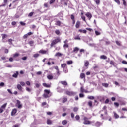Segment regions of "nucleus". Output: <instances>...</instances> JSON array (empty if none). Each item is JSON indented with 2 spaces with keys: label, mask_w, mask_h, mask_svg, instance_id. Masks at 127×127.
Masks as SVG:
<instances>
[{
  "label": "nucleus",
  "mask_w": 127,
  "mask_h": 127,
  "mask_svg": "<svg viewBox=\"0 0 127 127\" xmlns=\"http://www.w3.org/2000/svg\"><path fill=\"white\" fill-rule=\"evenodd\" d=\"M0 87H4V83L3 82L0 83Z\"/></svg>",
  "instance_id": "052dcab7"
},
{
  "label": "nucleus",
  "mask_w": 127,
  "mask_h": 127,
  "mask_svg": "<svg viewBox=\"0 0 127 127\" xmlns=\"http://www.w3.org/2000/svg\"><path fill=\"white\" fill-rule=\"evenodd\" d=\"M20 24H21V25H22V26H24V25H25V23L23 22H20Z\"/></svg>",
  "instance_id": "69168bd1"
},
{
  "label": "nucleus",
  "mask_w": 127,
  "mask_h": 127,
  "mask_svg": "<svg viewBox=\"0 0 127 127\" xmlns=\"http://www.w3.org/2000/svg\"><path fill=\"white\" fill-rule=\"evenodd\" d=\"M16 113H17V109H16V108L12 109L11 113V116H13L15 115V114H16Z\"/></svg>",
  "instance_id": "423d86ee"
},
{
  "label": "nucleus",
  "mask_w": 127,
  "mask_h": 127,
  "mask_svg": "<svg viewBox=\"0 0 127 127\" xmlns=\"http://www.w3.org/2000/svg\"><path fill=\"white\" fill-rule=\"evenodd\" d=\"M55 2V0H50L49 3L50 4H52L53 3H54Z\"/></svg>",
  "instance_id": "09e8293b"
},
{
  "label": "nucleus",
  "mask_w": 127,
  "mask_h": 127,
  "mask_svg": "<svg viewBox=\"0 0 127 127\" xmlns=\"http://www.w3.org/2000/svg\"><path fill=\"white\" fill-rule=\"evenodd\" d=\"M1 36L2 39H5V38H6V37H7V35H6V34H2Z\"/></svg>",
  "instance_id": "473e14b6"
},
{
  "label": "nucleus",
  "mask_w": 127,
  "mask_h": 127,
  "mask_svg": "<svg viewBox=\"0 0 127 127\" xmlns=\"http://www.w3.org/2000/svg\"><path fill=\"white\" fill-rule=\"evenodd\" d=\"M85 15L86 17H88V18L89 19V20H91V18H92V14H91V13L87 12L85 14Z\"/></svg>",
  "instance_id": "0eeeda50"
},
{
  "label": "nucleus",
  "mask_w": 127,
  "mask_h": 127,
  "mask_svg": "<svg viewBox=\"0 0 127 127\" xmlns=\"http://www.w3.org/2000/svg\"><path fill=\"white\" fill-rule=\"evenodd\" d=\"M55 25L60 26L61 25V22L60 21H57Z\"/></svg>",
  "instance_id": "a878e982"
},
{
  "label": "nucleus",
  "mask_w": 127,
  "mask_h": 127,
  "mask_svg": "<svg viewBox=\"0 0 127 127\" xmlns=\"http://www.w3.org/2000/svg\"><path fill=\"white\" fill-rule=\"evenodd\" d=\"M85 77V75L84 74V73H82L80 74V77L81 78V79H84Z\"/></svg>",
  "instance_id": "cd10ccee"
},
{
  "label": "nucleus",
  "mask_w": 127,
  "mask_h": 127,
  "mask_svg": "<svg viewBox=\"0 0 127 127\" xmlns=\"http://www.w3.org/2000/svg\"><path fill=\"white\" fill-rule=\"evenodd\" d=\"M67 101H68V99H67V98L66 97H64L63 99H62V103L63 104L66 103V102H67Z\"/></svg>",
  "instance_id": "a211bd4d"
},
{
  "label": "nucleus",
  "mask_w": 127,
  "mask_h": 127,
  "mask_svg": "<svg viewBox=\"0 0 127 127\" xmlns=\"http://www.w3.org/2000/svg\"><path fill=\"white\" fill-rule=\"evenodd\" d=\"M114 1H115V2H116V3H117V4H118V5H120V4H121V2H120L119 0H114Z\"/></svg>",
  "instance_id": "79ce46f5"
},
{
  "label": "nucleus",
  "mask_w": 127,
  "mask_h": 127,
  "mask_svg": "<svg viewBox=\"0 0 127 127\" xmlns=\"http://www.w3.org/2000/svg\"><path fill=\"white\" fill-rule=\"evenodd\" d=\"M74 39L75 40H81V38L80 37V35H77L75 37Z\"/></svg>",
  "instance_id": "f3484780"
},
{
  "label": "nucleus",
  "mask_w": 127,
  "mask_h": 127,
  "mask_svg": "<svg viewBox=\"0 0 127 127\" xmlns=\"http://www.w3.org/2000/svg\"><path fill=\"white\" fill-rule=\"evenodd\" d=\"M19 55H20L19 54V53H15V54H13V58H16V57H18V56H19Z\"/></svg>",
  "instance_id": "6ab92c4d"
},
{
  "label": "nucleus",
  "mask_w": 127,
  "mask_h": 127,
  "mask_svg": "<svg viewBox=\"0 0 127 127\" xmlns=\"http://www.w3.org/2000/svg\"><path fill=\"white\" fill-rule=\"evenodd\" d=\"M33 43H34V41H30L29 42V44H30V45H32V44H33Z\"/></svg>",
  "instance_id": "4d7b16f0"
},
{
  "label": "nucleus",
  "mask_w": 127,
  "mask_h": 127,
  "mask_svg": "<svg viewBox=\"0 0 127 127\" xmlns=\"http://www.w3.org/2000/svg\"><path fill=\"white\" fill-rule=\"evenodd\" d=\"M88 99H89V100H94V99H95V97L93 96H90L88 97Z\"/></svg>",
  "instance_id": "a19ab883"
},
{
  "label": "nucleus",
  "mask_w": 127,
  "mask_h": 127,
  "mask_svg": "<svg viewBox=\"0 0 127 127\" xmlns=\"http://www.w3.org/2000/svg\"><path fill=\"white\" fill-rule=\"evenodd\" d=\"M17 89H18L20 92H22V86H21L20 84L17 85Z\"/></svg>",
  "instance_id": "9d476101"
},
{
  "label": "nucleus",
  "mask_w": 127,
  "mask_h": 127,
  "mask_svg": "<svg viewBox=\"0 0 127 127\" xmlns=\"http://www.w3.org/2000/svg\"><path fill=\"white\" fill-rule=\"evenodd\" d=\"M47 78L49 80H52V79H53V76H52V75H49L47 76Z\"/></svg>",
  "instance_id": "7c9ffc66"
},
{
  "label": "nucleus",
  "mask_w": 127,
  "mask_h": 127,
  "mask_svg": "<svg viewBox=\"0 0 127 127\" xmlns=\"http://www.w3.org/2000/svg\"><path fill=\"white\" fill-rule=\"evenodd\" d=\"M70 18L72 20V24H75V16L73 15H71Z\"/></svg>",
  "instance_id": "4468645a"
},
{
  "label": "nucleus",
  "mask_w": 127,
  "mask_h": 127,
  "mask_svg": "<svg viewBox=\"0 0 127 127\" xmlns=\"http://www.w3.org/2000/svg\"><path fill=\"white\" fill-rule=\"evenodd\" d=\"M61 66L62 68H66V67L67 66V64H66L65 63L64 64H62Z\"/></svg>",
  "instance_id": "bb28decb"
},
{
  "label": "nucleus",
  "mask_w": 127,
  "mask_h": 127,
  "mask_svg": "<svg viewBox=\"0 0 127 127\" xmlns=\"http://www.w3.org/2000/svg\"><path fill=\"white\" fill-rule=\"evenodd\" d=\"M26 84L27 85V86H30V82L28 81H26Z\"/></svg>",
  "instance_id": "774afa93"
},
{
  "label": "nucleus",
  "mask_w": 127,
  "mask_h": 127,
  "mask_svg": "<svg viewBox=\"0 0 127 127\" xmlns=\"http://www.w3.org/2000/svg\"><path fill=\"white\" fill-rule=\"evenodd\" d=\"M7 105V103L4 104L3 105L1 106V109L4 110L5 109V108H6Z\"/></svg>",
  "instance_id": "5701e85b"
},
{
  "label": "nucleus",
  "mask_w": 127,
  "mask_h": 127,
  "mask_svg": "<svg viewBox=\"0 0 127 127\" xmlns=\"http://www.w3.org/2000/svg\"><path fill=\"white\" fill-rule=\"evenodd\" d=\"M67 122L66 120H64L63 121H62V124L64 125H67Z\"/></svg>",
  "instance_id": "a18cd8bd"
},
{
  "label": "nucleus",
  "mask_w": 127,
  "mask_h": 127,
  "mask_svg": "<svg viewBox=\"0 0 127 127\" xmlns=\"http://www.w3.org/2000/svg\"><path fill=\"white\" fill-rule=\"evenodd\" d=\"M55 33L57 35H59L60 34V31H59V30H57L55 31Z\"/></svg>",
  "instance_id": "c9c22d12"
},
{
  "label": "nucleus",
  "mask_w": 127,
  "mask_h": 127,
  "mask_svg": "<svg viewBox=\"0 0 127 127\" xmlns=\"http://www.w3.org/2000/svg\"><path fill=\"white\" fill-rule=\"evenodd\" d=\"M55 56H57L58 57H60L62 56V54H61V53H59V52H57L55 55Z\"/></svg>",
  "instance_id": "412c9836"
},
{
  "label": "nucleus",
  "mask_w": 127,
  "mask_h": 127,
  "mask_svg": "<svg viewBox=\"0 0 127 127\" xmlns=\"http://www.w3.org/2000/svg\"><path fill=\"white\" fill-rule=\"evenodd\" d=\"M115 43L117 44V45H118V46H121V43H120L119 41H116Z\"/></svg>",
  "instance_id": "c03bdc74"
},
{
  "label": "nucleus",
  "mask_w": 127,
  "mask_h": 127,
  "mask_svg": "<svg viewBox=\"0 0 127 127\" xmlns=\"http://www.w3.org/2000/svg\"><path fill=\"white\" fill-rule=\"evenodd\" d=\"M88 104L90 108H93V102H92L91 101H90L88 102Z\"/></svg>",
  "instance_id": "aec40b11"
},
{
  "label": "nucleus",
  "mask_w": 127,
  "mask_h": 127,
  "mask_svg": "<svg viewBox=\"0 0 127 127\" xmlns=\"http://www.w3.org/2000/svg\"><path fill=\"white\" fill-rule=\"evenodd\" d=\"M35 86H36V88H39V87H40V84H39V83H36V84H35Z\"/></svg>",
  "instance_id": "0e129e2a"
},
{
  "label": "nucleus",
  "mask_w": 127,
  "mask_h": 127,
  "mask_svg": "<svg viewBox=\"0 0 127 127\" xmlns=\"http://www.w3.org/2000/svg\"><path fill=\"white\" fill-rule=\"evenodd\" d=\"M64 48H68L69 47V44H64Z\"/></svg>",
  "instance_id": "4c0bfd02"
},
{
  "label": "nucleus",
  "mask_w": 127,
  "mask_h": 127,
  "mask_svg": "<svg viewBox=\"0 0 127 127\" xmlns=\"http://www.w3.org/2000/svg\"><path fill=\"white\" fill-rule=\"evenodd\" d=\"M18 74H19L18 71H16V73H14L12 75V77H13V78H17V76H18Z\"/></svg>",
  "instance_id": "2eb2a0df"
},
{
  "label": "nucleus",
  "mask_w": 127,
  "mask_h": 127,
  "mask_svg": "<svg viewBox=\"0 0 127 127\" xmlns=\"http://www.w3.org/2000/svg\"><path fill=\"white\" fill-rule=\"evenodd\" d=\"M16 107H17L18 109H21L22 108V104L19 100H16Z\"/></svg>",
  "instance_id": "39448f33"
},
{
  "label": "nucleus",
  "mask_w": 127,
  "mask_h": 127,
  "mask_svg": "<svg viewBox=\"0 0 127 127\" xmlns=\"http://www.w3.org/2000/svg\"><path fill=\"white\" fill-rule=\"evenodd\" d=\"M95 33L96 34V35L98 36V35H101V32L97 31H95Z\"/></svg>",
  "instance_id": "ea45409f"
},
{
  "label": "nucleus",
  "mask_w": 127,
  "mask_h": 127,
  "mask_svg": "<svg viewBox=\"0 0 127 127\" xmlns=\"http://www.w3.org/2000/svg\"><path fill=\"white\" fill-rule=\"evenodd\" d=\"M67 65H71V64H73V61H72V60L67 61Z\"/></svg>",
  "instance_id": "c756f323"
},
{
  "label": "nucleus",
  "mask_w": 127,
  "mask_h": 127,
  "mask_svg": "<svg viewBox=\"0 0 127 127\" xmlns=\"http://www.w3.org/2000/svg\"><path fill=\"white\" fill-rule=\"evenodd\" d=\"M79 97L80 98H84L85 97V95L84 94L80 93L79 94Z\"/></svg>",
  "instance_id": "13d9d810"
},
{
  "label": "nucleus",
  "mask_w": 127,
  "mask_h": 127,
  "mask_svg": "<svg viewBox=\"0 0 127 127\" xmlns=\"http://www.w3.org/2000/svg\"><path fill=\"white\" fill-rule=\"evenodd\" d=\"M78 109L77 107H74L73 108V111H74V112H78Z\"/></svg>",
  "instance_id": "bf43d9fd"
},
{
  "label": "nucleus",
  "mask_w": 127,
  "mask_h": 127,
  "mask_svg": "<svg viewBox=\"0 0 127 127\" xmlns=\"http://www.w3.org/2000/svg\"><path fill=\"white\" fill-rule=\"evenodd\" d=\"M65 94H66L67 95V96H75V95H76V93L73 91H70L69 90H67L65 92Z\"/></svg>",
  "instance_id": "20e7f679"
},
{
  "label": "nucleus",
  "mask_w": 127,
  "mask_h": 127,
  "mask_svg": "<svg viewBox=\"0 0 127 127\" xmlns=\"http://www.w3.org/2000/svg\"><path fill=\"white\" fill-rule=\"evenodd\" d=\"M100 59H104L106 60L107 59V56H105V55H101L100 57Z\"/></svg>",
  "instance_id": "c85d7f7f"
},
{
  "label": "nucleus",
  "mask_w": 127,
  "mask_h": 127,
  "mask_svg": "<svg viewBox=\"0 0 127 127\" xmlns=\"http://www.w3.org/2000/svg\"><path fill=\"white\" fill-rule=\"evenodd\" d=\"M20 84L21 86H25V83H24L23 81L20 82Z\"/></svg>",
  "instance_id": "864d4df0"
},
{
  "label": "nucleus",
  "mask_w": 127,
  "mask_h": 127,
  "mask_svg": "<svg viewBox=\"0 0 127 127\" xmlns=\"http://www.w3.org/2000/svg\"><path fill=\"white\" fill-rule=\"evenodd\" d=\"M49 61L51 62L52 64H53V65H54L55 64V63H54V61H53V60H54V59H52V58H50L49 59Z\"/></svg>",
  "instance_id": "72a5a7b5"
},
{
  "label": "nucleus",
  "mask_w": 127,
  "mask_h": 127,
  "mask_svg": "<svg viewBox=\"0 0 127 127\" xmlns=\"http://www.w3.org/2000/svg\"><path fill=\"white\" fill-rule=\"evenodd\" d=\"M34 13V12H30L29 14H28V16L30 17H31V16H32L33 15V14Z\"/></svg>",
  "instance_id": "8fccbe9b"
},
{
  "label": "nucleus",
  "mask_w": 127,
  "mask_h": 127,
  "mask_svg": "<svg viewBox=\"0 0 127 127\" xmlns=\"http://www.w3.org/2000/svg\"><path fill=\"white\" fill-rule=\"evenodd\" d=\"M79 50V48L78 47H75L74 48V49H73V52H75V53H77V52H78Z\"/></svg>",
  "instance_id": "393cba45"
},
{
  "label": "nucleus",
  "mask_w": 127,
  "mask_h": 127,
  "mask_svg": "<svg viewBox=\"0 0 127 127\" xmlns=\"http://www.w3.org/2000/svg\"><path fill=\"white\" fill-rule=\"evenodd\" d=\"M47 115H48V116H51L52 112L48 111L47 112Z\"/></svg>",
  "instance_id": "6e6d98bb"
},
{
  "label": "nucleus",
  "mask_w": 127,
  "mask_h": 127,
  "mask_svg": "<svg viewBox=\"0 0 127 127\" xmlns=\"http://www.w3.org/2000/svg\"><path fill=\"white\" fill-rule=\"evenodd\" d=\"M75 119H76V121H79V120H80V116H79V115H76V116H75Z\"/></svg>",
  "instance_id": "49530a36"
},
{
  "label": "nucleus",
  "mask_w": 127,
  "mask_h": 127,
  "mask_svg": "<svg viewBox=\"0 0 127 127\" xmlns=\"http://www.w3.org/2000/svg\"><path fill=\"white\" fill-rule=\"evenodd\" d=\"M52 93L50 92V90L45 89L44 90V94H43V97L45 99H47V98H50L51 97Z\"/></svg>",
  "instance_id": "f257e3e1"
},
{
  "label": "nucleus",
  "mask_w": 127,
  "mask_h": 127,
  "mask_svg": "<svg viewBox=\"0 0 127 127\" xmlns=\"http://www.w3.org/2000/svg\"><path fill=\"white\" fill-rule=\"evenodd\" d=\"M33 57H34V58H37V57H39V54H35L33 55Z\"/></svg>",
  "instance_id": "e433bc0d"
},
{
  "label": "nucleus",
  "mask_w": 127,
  "mask_h": 127,
  "mask_svg": "<svg viewBox=\"0 0 127 127\" xmlns=\"http://www.w3.org/2000/svg\"><path fill=\"white\" fill-rule=\"evenodd\" d=\"M113 114H114V117L116 119H119V116L116 112H113Z\"/></svg>",
  "instance_id": "2f4dec72"
},
{
  "label": "nucleus",
  "mask_w": 127,
  "mask_h": 127,
  "mask_svg": "<svg viewBox=\"0 0 127 127\" xmlns=\"http://www.w3.org/2000/svg\"><path fill=\"white\" fill-rule=\"evenodd\" d=\"M81 19H82V20H83V21H85V22H86V17H85V16H81Z\"/></svg>",
  "instance_id": "37998d69"
},
{
  "label": "nucleus",
  "mask_w": 127,
  "mask_h": 127,
  "mask_svg": "<svg viewBox=\"0 0 127 127\" xmlns=\"http://www.w3.org/2000/svg\"><path fill=\"white\" fill-rule=\"evenodd\" d=\"M84 66L85 67H86L88 68V66H89V61H86L84 63Z\"/></svg>",
  "instance_id": "4be33fe9"
},
{
  "label": "nucleus",
  "mask_w": 127,
  "mask_h": 127,
  "mask_svg": "<svg viewBox=\"0 0 127 127\" xmlns=\"http://www.w3.org/2000/svg\"><path fill=\"white\" fill-rule=\"evenodd\" d=\"M61 39H60V38H57L56 39L53 40L50 44L51 47H53L54 45H56L57 43H61Z\"/></svg>",
  "instance_id": "f03ea898"
},
{
  "label": "nucleus",
  "mask_w": 127,
  "mask_h": 127,
  "mask_svg": "<svg viewBox=\"0 0 127 127\" xmlns=\"http://www.w3.org/2000/svg\"><path fill=\"white\" fill-rule=\"evenodd\" d=\"M41 54H46L47 53V51L44 50H41L39 51Z\"/></svg>",
  "instance_id": "f8f14e48"
},
{
  "label": "nucleus",
  "mask_w": 127,
  "mask_h": 127,
  "mask_svg": "<svg viewBox=\"0 0 127 127\" xmlns=\"http://www.w3.org/2000/svg\"><path fill=\"white\" fill-rule=\"evenodd\" d=\"M8 42H9L10 44H12V39H9L8 40Z\"/></svg>",
  "instance_id": "5fc2aeb1"
},
{
  "label": "nucleus",
  "mask_w": 127,
  "mask_h": 127,
  "mask_svg": "<svg viewBox=\"0 0 127 127\" xmlns=\"http://www.w3.org/2000/svg\"><path fill=\"white\" fill-rule=\"evenodd\" d=\"M114 104V106H115V107H119V103H118V102H115Z\"/></svg>",
  "instance_id": "e2e57ef3"
},
{
  "label": "nucleus",
  "mask_w": 127,
  "mask_h": 127,
  "mask_svg": "<svg viewBox=\"0 0 127 127\" xmlns=\"http://www.w3.org/2000/svg\"><path fill=\"white\" fill-rule=\"evenodd\" d=\"M123 4L124 5V6H127V2H126V0H122Z\"/></svg>",
  "instance_id": "de8ad7c7"
},
{
  "label": "nucleus",
  "mask_w": 127,
  "mask_h": 127,
  "mask_svg": "<svg viewBox=\"0 0 127 127\" xmlns=\"http://www.w3.org/2000/svg\"><path fill=\"white\" fill-rule=\"evenodd\" d=\"M26 90L27 91V92H31V89L29 87H26Z\"/></svg>",
  "instance_id": "603ef678"
},
{
  "label": "nucleus",
  "mask_w": 127,
  "mask_h": 127,
  "mask_svg": "<svg viewBox=\"0 0 127 127\" xmlns=\"http://www.w3.org/2000/svg\"><path fill=\"white\" fill-rule=\"evenodd\" d=\"M80 26H81V22H80V21H77L75 24V27L77 29H79Z\"/></svg>",
  "instance_id": "6e6552de"
},
{
  "label": "nucleus",
  "mask_w": 127,
  "mask_h": 127,
  "mask_svg": "<svg viewBox=\"0 0 127 127\" xmlns=\"http://www.w3.org/2000/svg\"><path fill=\"white\" fill-rule=\"evenodd\" d=\"M27 37H28V35L27 34H25L23 36V38H24V39H26V38H27Z\"/></svg>",
  "instance_id": "680f3d73"
},
{
  "label": "nucleus",
  "mask_w": 127,
  "mask_h": 127,
  "mask_svg": "<svg viewBox=\"0 0 127 127\" xmlns=\"http://www.w3.org/2000/svg\"><path fill=\"white\" fill-rule=\"evenodd\" d=\"M122 64H124L125 65H127V62L125 60L122 61Z\"/></svg>",
  "instance_id": "3c124183"
},
{
  "label": "nucleus",
  "mask_w": 127,
  "mask_h": 127,
  "mask_svg": "<svg viewBox=\"0 0 127 127\" xmlns=\"http://www.w3.org/2000/svg\"><path fill=\"white\" fill-rule=\"evenodd\" d=\"M89 118L88 117H84L83 118V124L84 125H91V124H92V123H94L93 121H90V120H88Z\"/></svg>",
  "instance_id": "7ed1b4c3"
},
{
  "label": "nucleus",
  "mask_w": 127,
  "mask_h": 127,
  "mask_svg": "<svg viewBox=\"0 0 127 127\" xmlns=\"http://www.w3.org/2000/svg\"><path fill=\"white\" fill-rule=\"evenodd\" d=\"M60 83L64 86H68V83H67V81H61Z\"/></svg>",
  "instance_id": "1a4fd4ad"
},
{
  "label": "nucleus",
  "mask_w": 127,
  "mask_h": 127,
  "mask_svg": "<svg viewBox=\"0 0 127 127\" xmlns=\"http://www.w3.org/2000/svg\"><path fill=\"white\" fill-rule=\"evenodd\" d=\"M101 125H102V123H101V122L99 121H97L95 123V127H101Z\"/></svg>",
  "instance_id": "ddd939ff"
},
{
  "label": "nucleus",
  "mask_w": 127,
  "mask_h": 127,
  "mask_svg": "<svg viewBox=\"0 0 127 127\" xmlns=\"http://www.w3.org/2000/svg\"><path fill=\"white\" fill-rule=\"evenodd\" d=\"M47 125H52V121L50 119H48L47 120Z\"/></svg>",
  "instance_id": "dca6fc26"
},
{
  "label": "nucleus",
  "mask_w": 127,
  "mask_h": 127,
  "mask_svg": "<svg viewBox=\"0 0 127 127\" xmlns=\"http://www.w3.org/2000/svg\"><path fill=\"white\" fill-rule=\"evenodd\" d=\"M43 87H45V88H51V84H47L46 83H43Z\"/></svg>",
  "instance_id": "9b49d317"
},
{
  "label": "nucleus",
  "mask_w": 127,
  "mask_h": 127,
  "mask_svg": "<svg viewBox=\"0 0 127 127\" xmlns=\"http://www.w3.org/2000/svg\"><path fill=\"white\" fill-rule=\"evenodd\" d=\"M110 65H112L113 66H115V62H114V61H110Z\"/></svg>",
  "instance_id": "58836bf2"
},
{
  "label": "nucleus",
  "mask_w": 127,
  "mask_h": 127,
  "mask_svg": "<svg viewBox=\"0 0 127 127\" xmlns=\"http://www.w3.org/2000/svg\"><path fill=\"white\" fill-rule=\"evenodd\" d=\"M94 1L96 4H97V5H99V4H100V0H94Z\"/></svg>",
  "instance_id": "f704fd0d"
},
{
  "label": "nucleus",
  "mask_w": 127,
  "mask_h": 127,
  "mask_svg": "<svg viewBox=\"0 0 127 127\" xmlns=\"http://www.w3.org/2000/svg\"><path fill=\"white\" fill-rule=\"evenodd\" d=\"M11 24H12V25H13V26L16 25V22H15V21H13V22H12Z\"/></svg>",
  "instance_id": "338daca9"
},
{
  "label": "nucleus",
  "mask_w": 127,
  "mask_h": 127,
  "mask_svg": "<svg viewBox=\"0 0 127 127\" xmlns=\"http://www.w3.org/2000/svg\"><path fill=\"white\" fill-rule=\"evenodd\" d=\"M102 85L103 87H105V88H108V87H109V84L108 83H103L102 84Z\"/></svg>",
  "instance_id": "b1692460"
}]
</instances>
